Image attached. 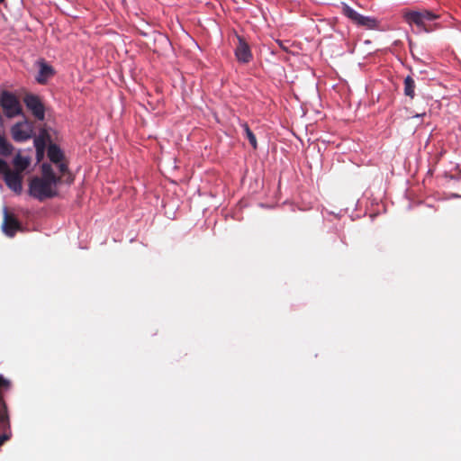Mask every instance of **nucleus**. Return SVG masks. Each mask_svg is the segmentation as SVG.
Masks as SVG:
<instances>
[{"mask_svg":"<svg viewBox=\"0 0 461 461\" xmlns=\"http://www.w3.org/2000/svg\"><path fill=\"white\" fill-rule=\"evenodd\" d=\"M402 17L410 26L416 27L417 33H429L439 27L438 23L433 22L438 19L440 15L427 9L406 10L402 13Z\"/></svg>","mask_w":461,"mask_h":461,"instance_id":"f257e3e1","label":"nucleus"},{"mask_svg":"<svg viewBox=\"0 0 461 461\" xmlns=\"http://www.w3.org/2000/svg\"><path fill=\"white\" fill-rule=\"evenodd\" d=\"M58 184L34 176L29 183V194L39 201L55 197L58 193L55 189Z\"/></svg>","mask_w":461,"mask_h":461,"instance_id":"f03ea898","label":"nucleus"},{"mask_svg":"<svg viewBox=\"0 0 461 461\" xmlns=\"http://www.w3.org/2000/svg\"><path fill=\"white\" fill-rule=\"evenodd\" d=\"M0 104L5 114L9 117H14L22 113V106L18 98L8 91H4L0 95Z\"/></svg>","mask_w":461,"mask_h":461,"instance_id":"7ed1b4c3","label":"nucleus"},{"mask_svg":"<svg viewBox=\"0 0 461 461\" xmlns=\"http://www.w3.org/2000/svg\"><path fill=\"white\" fill-rule=\"evenodd\" d=\"M0 430L3 432L0 435V447L12 436L11 423L8 413L7 404L4 397L0 395Z\"/></svg>","mask_w":461,"mask_h":461,"instance_id":"20e7f679","label":"nucleus"},{"mask_svg":"<svg viewBox=\"0 0 461 461\" xmlns=\"http://www.w3.org/2000/svg\"><path fill=\"white\" fill-rule=\"evenodd\" d=\"M33 132L32 122L25 120L19 122L11 128L13 139L17 142H23L32 138Z\"/></svg>","mask_w":461,"mask_h":461,"instance_id":"39448f33","label":"nucleus"},{"mask_svg":"<svg viewBox=\"0 0 461 461\" xmlns=\"http://www.w3.org/2000/svg\"><path fill=\"white\" fill-rule=\"evenodd\" d=\"M341 10L342 14L345 16H347L348 19H350L353 23H357V25L365 26L367 28H373L375 25V19L361 15L345 3H341Z\"/></svg>","mask_w":461,"mask_h":461,"instance_id":"423d86ee","label":"nucleus"},{"mask_svg":"<svg viewBox=\"0 0 461 461\" xmlns=\"http://www.w3.org/2000/svg\"><path fill=\"white\" fill-rule=\"evenodd\" d=\"M23 102L26 107L32 113L34 117L40 121L45 118V107L39 96L28 94L24 96Z\"/></svg>","mask_w":461,"mask_h":461,"instance_id":"0eeeda50","label":"nucleus"},{"mask_svg":"<svg viewBox=\"0 0 461 461\" xmlns=\"http://www.w3.org/2000/svg\"><path fill=\"white\" fill-rule=\"evenodd\" d=\"M22 229L21 222L6 207L4 208V221L2 230L8 237H14L17 230Z\"/></svg>","mask_w":461,"mask_h":461,"instance_id":"6e6552de","label":"nucleus"},{"mask_svg":"<svg viewBox=\"0 0 461 461\" xmlns=\"http://www.w3.org/2000/svg\"><path fill=\"white\" fill-rule=\"evenodd\" d=\"M238 44L235 49V56L239 62L249 63L252 59V53L246 40L237 35Z\"/></svg>","mask_w":461,"mask_h":461,"instance_id":"1a4fd4ad","label":"nucleus"},{"mask_svg":"<svg viewBox=\"0 0 461 461\" xmlns=\"http://www.w3.org/2000/svg\"><path fill=\"white\" fill-rule=\"evenodd\" d=\"M4 179L6 184V185L15 192L16 194H20L23 189V176L22 174L19 172H14L11 170L10 168L6 171V173L4 175Z\"/></svg>","mask_w":461,"mask_h":461,"instance_id":"9d476101","label":"nucleus"},{"mask_svg":"<svg viewBox=\"0 0 461 461\" xmlns=\"http://www.w3.org/2000/svg\"><path fill=\"white\" fill-rule=\"evenodd\" d=\"M50 137L46 129H41L40 131L39 136L34 139V146L37 153H44L46 142L50 140Z\"/></svg>","mask_w":461,"mask_h":461,"instance_id":"9b49d317","label":"nucleus"},{"mask_svg":"<svg viewBox=\"0 0 461 461\" xmlns=\"http://www.w3.org/2000/svg\"><path fill=\"white\" fill-rule=\"evenodd\" d=\"M48 157L52 163L58 164L63 160L64 153L57 144L50 143L48 148Z\"/></svg>","mask_w":461,"mask_h":461,"instance_id":"f8f14e48","label":"nucleus"},{"mask_svg":"<svg viewBox=\"0 0 461 461\" xmlns=\"http://www.w3.org/2000/svg\"><path fill=\"white\" fill-rule=\"evenodd\" d=\"M41 179H45L50 181V183L59 184L61 181L60 176H57L52 169V167L48 163H43L41 165Z\"/></svg>","mask_w":461,"mask_h":461,"instance_id":"ddd939ff","label":"nucleus"},{"mask_svg":"<svg viewBox=\"0 0 461 461\" xmlns=\"http://www.w3.org/2000/svg\"><path fill=\"white\" fill-rule=\"evenodd\" d=\"M54 75V70L51 66L48 65L45 62H41L40 66L39 75L37 77V81L41 84H44L48 78Z\"/></svg>","mask_w":461,"mask_h":461,"instance_id":"4468645a","label":"nucleus"},{"mask_svg":"<svg viewBox=\"0 0 461 461\" xmlns=\"http://www.w3.org/2000/svg\"><path fill=\"white\" fill-rule=\"evenodd\" d=\"M14 172H19L22 174L30 165V159L28 158L23 157L20 154H17L14 160Z\"/></svg>","mask_w":461,"mask_h":461,"instance_id":"2eb2a0df","label":"nucleus"},{"mask_svg":"<svg viewBox=\"0 0 461 461\" xmlns=\"http://www.w3.org/2000/svg\"><path fill=\"white\" fill-rule=\"evenodd\" d=\"M403 85H404V95L406 96L410 97L411 99H413L415 96L414 90H415L416 86H415V81L412 78V77L407 76L404 78Z\"/></svg>","mask_w":461,"mask_h":461,"instance_id":"dca6fc26","label":"nucleus"},{"mask_svg":"<svg viewBox=\"0 0 461 461\" xmlns=\"http://www.w3.org/2000/svg\"><path fill=\"white\" fill-rule=\"evenodd\" d=\"M14 147L6 139L0 135V155L4 157L10 156L13 153Z\"/></svg>","mask_w":461,"mask_h":461,"instance_id":"f3484780","label":"nucleus"},{"mask_svg":"<svg viewBox=\"0 0 461 461\" xmlns=\"http://www.w3.org/2000/svg\"><path fill=\"white\" fill-rule=\"evenodd\" d=\"M241 127L244 130L246 138L249 140L250 145L254 149H256L258 148L257 139L252 131L249 129V124L247 122H242Z\"/></svg>","mask_w":461,"mask_h":461,"instance_id":"a211bd4d","label":"nucleus"},{"mask_svg":"<svg viewBox=\"0 0 461 461\" xmlns=\"http://www.w3.org/2000/svg\"><path fill=\"white\" fill-rule=\"evenodd\" d=\"M12 383L10 380L0 375V395L3 397V393L11 388Z\"/></svg>","mask_w":461,"mask_h":461,"instance_id":"6ab92c4d","label":"nucleus"},{"mask_svg":"<svg viewBox=\"0 0 461 461\" xmlns=\"http://www.w3.org/2000/svg\"><path fill=\"white\" fill-rule=\"evenodd\" d=\"M9 168L8 164L4 159L0 158V173L5 175Z\"/></svg>","mask_w":461,"mask_h":461,"instance_id":"aec40b11","label":"nucleus"},{"mask_svg":"<svg viewBox=\"0 0 461 461\" xmlns=\"http://www.w3.org/2000/svg\"><path fill=\"white\" fill-rule=\"evenodd\" d=\"M61 174H65L68 171V165L62 160L57 164Z\"/></svg>","mask_w":461,"mask_h":461,"instance_id":"412c9836","label":"nucleus"},{"mask_svg":"<svg viewBox=\"0 0 461 461\" xmlns=\"http://www.w3.org/2000/svg\"><path fill=\"white\" fill-rule=\"evenodd\" d=\"M36 154H37V158H38V160H40V159L43 157V154H44V153H41V152L37 153V152H36Z\"/></svg>","mask_w":461,"mask_h":461,"instance_id":"4be33fe9","label":"nucleus"},{"mask_svg":"<svg viewBox=\"0 0 461 461\" xmlns=\"http://www.w3.org/2000/svg\"><path fill=\"white\" fill-rule=\"evenodd\" d=\"M5 0H0V4L3 3Z\"/></svg>","mask_w":461,"mask_h":461,"instance_id":"5701e85b","label":"nucleus"}]
</instances>
